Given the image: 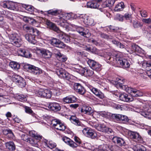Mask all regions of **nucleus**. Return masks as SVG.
I'll use <instances>...</instances> for the list:
<instances>
[{
	"label": "nucleus",
	"mask_w": 151,
	"mask_h": 151,
	"mask_svg": "<svg viewBox=\"0 0 151 151\" xmlns=\"http://www.w3.org/2000/svg\"><path fill=\"white\" fill-rule=\"evenodd\" d=\"M83 33V36L85 37H88L90 36L91 33L89 32V30L88 29H86L85 30V32L84 31Z\"/></svg>",
	"instance_id": "obj_60"
},
{
	"label": "nucleus",
	"mask_w": 151,
	"mask_h": 151,
	"mask_svg": "<svg viewBox=\"0 0 151 151\" xmlns=\"http://www.w3.org/2000/svg\"><path fill=\"white\" fill-rule=\"evenodd\" d=\"M107 59L108 60V62L113 65L122 67L124 68H128L130 66L127 60L115 53H112L107 56Z\"/></svg>",
	"instance_id": "obj_1"
},
{
	"label": "nucleus",
	"mask_w": 151,
	"mask_h": 151,
	"mask_svg": "<svg viewBox=\"0 0 151 151\" xmlns=\"http://www.w3.org/2000/svg\"><path fill=\"white\" fill-rule=\"evenodd\" d=\"M133 27L135 28H137L142 26L140 23L137 21H133Z\"/></svg>",
	"instance_id": "obj_52"
},
{
	"label": "nucleus",
	"mask_w": 151,
	"mask_h": 151,
	"mask_svg": "<svg viewBox=\"0 0 151 151\" xmlns=\"http://www.w3.org/2000/svg\"><path fill=\"white\" fill-rule=\"evenodd\" d=\"M113 142L115 143H116L120 146H125V142L124 139L121 138L116 136L113 137L112 139Z\"/></svg>",
	"instance_id": "obj_25"
},
{
	"label": "nucleus",
	"mask_w": 151,
	"mask_h": 151,
	"mask_svg": "<svg viewBox=\"0 0 151 151\" xmlns=\"http://www.w3.org/2000/svg\"><path fill=\"white\" fill-rule=\"evenodd\" d=\"M102 0H92L87 2L86 6L87 8L93 9H98L100 5V2Z\"/></svg>",
	"instance_id": "obj_13"
},
{
	"label": "nucleus",
	"mask_w": 151,
	"mask_h": 151,
	"mask_svg": "<svg viewBox=\"0 0 151 151\" xmlns=\"http://www.w3.org/2000/svg\"><path fill=\"white\" fill-rule=\"evenodd\" d=\"M81 112L83 114L88 115L93 114V112L92 108L89 106L86 105H83L81 108Z\"/></svg>",
	"instance_id": "obj_11"
},
{
	"label": "nucleus",
	"mask_w": 151,
	"mask_h": 151,
	"mask_svg": "<svg viewBox=\"0 0 151 151\" xmlns=\"http://www.w3.org/2000/svg\"><path fill=\"white\" fill-rule=\"evenodd\" d=\"M66 128V126L64 123H61L60 121L55 129L60 131H63L65 130Z\"/></svg>",
	"instance_id": "obj_36"
},
{
	"label": "nucleus",
	"mask_w": 151,
	"mask_h": 151,
	"mask_svg": "<svg viewBox=\"0 0 151 151\" xmlns=\"http://www.w3.org/2000/svg\"><path fill=\"white\" fill-rule=\"evenodd\" d=\"M119 98L121 100L124 101L129 102L132 101L128 95L126 93L120 94Z\"/></svg>",
	"instance_id": "obj_33"
},
{
	"label": "nucleus",
	"mask_w": 151,
	"mask_h": 151,
	"mask_svg": "<svg viewBox=\"0 0 151 151\" xmlns=\"http://www.w3.org/2000/svg\"><path fill=\"white\" fill-rule=\"evenodd\" d=\"M27 96L22 94L19 95L17 96V98L19 101L22 102H24L27 101Z\"/></svg>",
	"instance_id": "obj_45"
},
{
	"label": "nucleus",
	"mask_w": 151,
	"mask_h": 151,
	"mask_svg": "<svg viewBox=\"0 0 151 151\" xmlns=\"http://www.w3.org/2000/svg\"><path fill=\"white\" fill-rule=\"evenodd\" d=\"M24 68L27 71L35 75H39L42 73V70L37 67L30 65H25Z\"/></svg>",
	"instance_id": "obj_8"
},
{
	"label": "nucleus",
	"mask_w": 151,
	"mask_h": 151,
	"mask_svg": "<svg viewBox=\"0 0 151 151\" xmlns=\"http://www.w3.org/2000/svg\"><path fill=\"white\" fill-rule=\"evenodd\" d=\"M116 1V0H106L101 5L102 8H99V9L101 11L104 12L103 8L106 7L110 8L112 7L114 5Z\"/></svg>",
	"instance_id": "obj_16"
},
{
	"label": "nucleus",
	"mask_w": 151,
	"mask_h": 151,
	"mask_svg": "<svg viewBox=\"0 0 151 151\" xmlns=\"http://www.w3.org/2000/svg\"><path fill=\"white\" fill-rule=\"evenodd\" d=\"M48 107L50 110L55 112L59 111L61 109L59 104L55 102L49 103Z\"/></svg>",
	"instance_id": "obj_20"
},
{
	"label": "nucleus",
	"mask_w": 151,
	"mask_h": 151,
	"mask_svg": "<svg viewBox=\"0 0 151 151\" xmlns=\"http://www.w3.org/2000/svg\"><path fill=\"white\" fill-rule=\"evenodd\" d=\"M125 7L124 3L123 2L118 3L115 6L114 10L115 12L122 11Z\"/></svg>",
	"instance_id": "obj_30"
},
{
	"label": "nucleus",
	"mask_w": 151,
	"mask_h": 151,
	"mask_svg": "<svg viewBox=\"0 0 151 151\" xmlns=\"http://www.w3.org/2000/svg\"><path fill=\"white\" fill-rule=\"evenodd\" d=\"M74 139L75 142H76V143H75L77 145V146L76 147V148L81 143V141L78 137L76 136H75L74 137Z\"/></svg>",
	"instance_id": "obj_53"
},
{
	"label": "nucleus",
	"mask_w": 151,
	"mask_h": 151,
	"mask_svg": "<svg viewBox=\"0 0 151 151\" xmlns=\"http://www.w3.org/2000/svg\"><path fill=\"white\" fill-rule=\"evenodd\" d=\"M143 22L147 24H151V19L150 18L148 19H143L142 20Z\"/></svg>",
	"instance_id": "obj_64"
},
{
	"label": "nucleus",
	"mask_w": 151,
	"mask_h": 151,
	"mask_svg": "<svg viewBox=\"0 0 151 151\" xmlns=\"http://www.w3.org/2000/svg\"><path fill=\"white\" fill-rule=\"evenodd\" d=\"M124 16V18L126 20H130L132 19V14L128 13H126Z\"/></svg>",
	"instance_id": "obj_56"
},
{
	"label": "nucleus",
	"mask_w": 151,
	"mask_h": 151,
	"mask_svg": "<svg viewBox=\"0 0 151 151\" xmlns=\"http://www.w3.org/2000/svg\"><path fill=\"white\" fill-rule=\"evenodd\" d=\"M142 106L141 115L151 120V108L148 104H143Z\"/></svg>",
	"instance_id": "obj_7"
},
{
	"label": "nucleus",
	"mask_w": 151,
	"mask_h": 151,
	"mask_svg": "<svg viewBox=\"0 0 151 151\" xmlns=\"http://www.w3.org/2000/svg\"><path fill=\"white\" fill-rule=\"evenodd\" d=\"M9 65L12 68L16 70L19 69L20 67V65L19 63L14 61L10 62Z\"/></svg>",
	"instance_id": "obj_38"
},
{
	"label": "nucleus",
	"mask_w": 151,
	"mask_h": 151,
	"mask_svg": "<svg viewBox=\"0 0 151 151\" xmlns=\"http://www.w3.org/2000/svg\"><path fill=\"white\" fill-rule=\"evenodd\" d=\"M86 60L87 63L91 68H92L96 62L93 60L87 58L86 59Z\"/></svg>",
	"instance_id": "obj_48"
},
{
	"label": "nucleus",
	"mask_w": 151,
	"mask_h": 151,
	"mask_svg": "<svg viewBox=\"0 0 151 151\" xmlns=\"http://www.w3.org/2000/svg\"><path fill=\"white\" fill-rule=\"evenodd\" d=\"M22 6L27 11L32 12H35L38 13H41L42 14H44V12L42 11H40L35 8L32 6L28 4H22Z\"/></svg>",
	"instance_id": "obj_14"
},
{
	"label": "nucleus",
	"mask_w": 151,
	"mask_h": 151,
	"mask_svg": "<svg viewBox=\"0 0 151 151\" xmlns=\"http://www.w3.org/2000/svg\"><path fill=\"white\" fill-rule=\"evenodd\" d=\"M24 55L23 56L27 58H31L32 56L31 54L28 50H25Z\"/></svg>",
	"instance_id": "obj_62"
},
{
	"label": "nucleus",
	"mask_w": 151,
	"mask_h": 151,
	"mask_svg": "<svg viewBox=\"0 0 151 151\" xmlns=\"http://www.w3.org/2000/svg\"><path fill=\"white\" fill-rule=\"evenodd\" d=\"M3 133L5 135H8V136H9V137L13 138L14 137L13 133L12 131L10 129H4L3 131Z\"/></svg>",
	"instance_id": "obj_47"
},
{
	"label": "nucleus",
	"mask_w": 151,
	"mask_h": 151,
	"mask_svg": "<svg viewBox=\"0 0 151 151\" xmlns=\"http://www.w3.org/2000/svg\"><path fill=\"white\" fill-rule=\"evenodd\" d=\"M134 151H146V148L141 145H138L133 148Z\"/></svg>",
	"instance_id": "obj_40"
},
{
	"label": "nucleus",
	"mask_w": 151,
	"mask_h": 151,
	"mask_svg": "<svg viewBox=\"0 0 151 151\" xmlns=\"http://www.w3.org/2000/svg\"><path fill=\"white\" fill-rule=\"evenodd\" d=\"M132 50L133 52H137L139 53L141 52L142 49L138 45L133 44L132 45Z\"/></svg>",
	"instance_id": "obj_41"
},
{
	"label": "nucleus",
	"mask_w": 151,
	"mask_h": 151,
	"mask_svg": "<svg viewBox=\"0 0 151 151\" xmlns=\"http://www.w3.org/2000/svg\"><path fill=\"white\" fill-rule=\"evenodd\" d=\"M1 5L4 8L14 10L15 8L14 3L10 1H5L1 3Z\"/></svg>",
	"instance_id": "obj_21"
},
{
	"label": "nucleus",
	"mask_w": 151,
	"mask_h": 151,
	"mask_svg": "<svg viewBox=\"0 0 151 151\" xmlns=\"http://www.w3.org/2000/svg\"><path fill=\"white\" fill-rule=\"evenodd\" d=\"M6 148L9 151H14L16 148L15 145L12 141H9L5 143Z\"/></svg>",
	"instance_id": "obj_27"
},
{
	"label": "nucleus",
	"mask_w": 151,
	"mask_h": 151,
	"mask_svg": "<svg viewBox=\"0 0 151 151\" xmlns=\"http://www.w3.org/2000/svg\"><path fill=\"white\" fill-rule=\"evenodd\" d=\"M91 52L95 54H98L99 53V50L95 47H91Z\"/></svg>",
	"instance_id": "obj_61"
},
{
	"label": "nucleus",
	"mask_w": 151,
	"mask_h": 151,
	"mask_svg": "<svg viewBox=\"0 0 151 151\" xmlns=\"http://www.w3.org/2000/svg\"><path fill=\"white\" fill-rule=\"evenodd\" d=\"M112 118L116 122H120L122 114H113L111 116Z\"/></svg>",
	"instance_id": "obj_43"
},
{
	"label": "nucleus",
	"mask_w": 151,
	"mask_h": 151,
	"mask_svg": "<svg viewBox=\"0 0 151 151\" xmlns=\"http://www.w3.org/2000/svg\"><path fill=\"white\" fill-rule=\"evenodd\" d=\"M74 14L71 13H67L65 14V16L66 17L65 19H69L72 18H73Z\"/></svg>",
	"instance_id": "obj_57"
},
{
	"label": "nucleus",
	"mask_w": 151,
	"mask_h": 151,
	"mask_svg": "<svg viewBox=\"0 0 151 151\" xmlns=\"http://www.w3.org/2000/svg\"><path fill=\"white\" fill-rule=\"evenodd\" d=\"M87 86L91 92L99 98L102 99L104 97V93L98 89L93 87L90 84H87Z\"/></svg>",
	"instance_id": "obj_10"
},
{
	"label": "nucleus",
	"mask_w": 151,
	"mask_h": 151,
	"mask_svg": "<svg viewBox=\"0 0 151 151\" xmlns=\"http://www.w3.org/2000/svg\"><path fill=\"white\" fill-rule=\"evenodd\" d=\"M84 15L83 14L80 15L79 14H74V15H73V18L75 19H81V20L82 19L83 20Z\"/></svg>",
	"instance_id": "obj_55"
},
{
	"label": "nucleus",
	"mask_w": 151,
	"mask_h": 151,
	"mask_svg": "<svg viewBox=\"0 0 151 151\" xmlns=\"http://www.w3.org/2000/svg\"><path fill=\"white\" fill-rule=\"evenodd\" d=\"M50 43L53 46L59 48H64L65 47L64 43L58 39L53 38L50 40Z\"/></svg>",
	"instance_id": "obj_12"
},
{
	"label": "nucleus",
	"mask_w": 151,
	"mask_h": 151,
	"mask_svg": "<svg viewBox=\"0 0 151 151\" xmlns=\"http://www.w3.org/2000/svg\"><path fill=\"white\" fill-rule=\"evenodd\" d=\"M36 35L32 34H28L25 35L26 39L29 43L35 44L37 43V40H35Z\"/></svg>",
	"instance_id": "obj_24"
},
{
	"label": "nucleus",
	"mask_w": 151,
	"mask_h": 151,
	"mask_svg": "<svg viewBox=\"0 0 151 151\" xmlns=\"http://www.w3.org/2000/svg\"><path fill=\"white\" fill-rule=\"evenodd\" d=\"M38 139H36L34 137L28 138L27 142H28L33 145L37 144L38 142ZM38 140H39L38 139Z\"/></svg>",
	"instance_id": "obj_42"
},
{
	"label": "nucleus",
	"mask_w": 151,
	"mask_h": 151,
	"mask_svg": "<svg viewBox=\"0 0 151 151\" xmlns=\"http://www.w3.org/2000/svg\"><path fill=\"white\" fill-rule=\"evenodd\" d=\"M47 14L49 15L54 16H57L60 14L61 12V10L58 9H51L47 11H45Z\"/></svg>",
	"instance_id": "obj_34"
},
{
	"label": "nucleus",
	"mask_w": 151,
	"mask_h": 151,
	"mask_svg": "<svg viewBox=\"0 0 151 151\" xmlns=\"http://www.w3.org/2000/svg\"><path fill=\"white\" fill-rule=\"evenodd\" d=\"M76 100V98L73 96H67L63 99V101L66 103H73L75 102Z\"/></svg>",
	"instance_id": "obj_28"
},
{
	"label": "nucleus",
	"mask_w": 151,
	"mask_h": 151,
	"mask_svg": "<svg viewBox=\"0 0 151 151\" xmlns=\"http://www.w3.org/2000/svg\"><path fill=\"white\" fill-rule=\"evenodd\" d=\"M54 52L57 59L59 61L61 62H64L67 60V58L66 56L61 53L58 50L56 49H54Z\"/></svg>",
	"instance_id": "obj_18"
},
{
	"label": "nucleus",
	"mask_w": 151,
	"mask_h": 151,
	"mask_svg": "<svg viewBox=\"0 0 151 151\" xmlns=\"http://www.w3.org/2000/svg\"><path fill=\"white\" fill-rule=\"evenodd\" d=\"M46 145L49 148L52 149L55 148L56 146V144L52 141H50L48 142V141L46 140L45 142Z\"/></svg>",
	"instance_id": "obj_44"
},
{
	"label": "nucleus",
	"mask_w": 151,
	"mask_h": 151,
	"mask_svg": "<svg viewBox=\"0 0 151 151\" xmlns=\"http://www.w3.org/2000/svg\"><path fill=\"white\" fill-rule=\"evenodd\" d=\"M46 23L50 29L58 32V35L60 39L63 40L66 43L70 42V39L69 36L62 32H59L60 30L55 24L48 20H46Z\"/></svg>",
	"instance_id": "obj_2"
},
{
	"label": "nucleus",
	"mask_w": 151,
	"mask_h": 151,
	"mask_svg": "<svg viewBox=\"0 0 151 151\" xmlns=\"http://www.w3.org/2000/svg\"><path fill=\"white\" fill-rule=\"evenodd\" d=\"M36 96L46 99H50L52 96V92L49 90L40 88L35 91Z\"/></svg>",
	"instance_id": "obj_5"
},
{
	"label": "nucleus",
	"mask_w": 151,
	"mask_h": 151,
	"mask_svg": "<svg viewBox=\"0 0 151 151\" xmlns=\"http://www.w3.org/2000/svg\"><path fill=\"white\" fill-rule=\"evenodd\" d=\"M13 82L21 88L24 87L26 83L24 79L21 76L17 75H14L12 76Z\"/></svg>",
	"instance_id": "obj_9"
},
{
	"label": "nucleus",
	"mask_w": 151,
	"mask_h": 151,
	"mask_svg": "<svg viewBox=\"0 0 151 151\" xmlns=\"http://www.w3.org/2000/svg\"><path fill=\"white\" fill-rule=\"evenodd\" d=\"M25 50L22 48H20L18 50L19 53L20 55L22 56H23L24 55V52H25Z\"/></svg>",
	"instance_id": "obj_63"
},
{
	"label": "nucleus",
	"mask_w": 151,
	"mask_h": 151,
	"mask_svg": "<svg viewBox=\"0 0 151 151\" xmlns=\"http://www.w3.org/2000/svg\"><path fill=\"white\" fill-rule=\"evenodd\" d=\"M62 140L67 144L73 148H76L77 146L73 140L66 136L63 137L62 138Z\"/></svg>",
	"instance_id": "obj_22"
},
{
	"label": "nucleus",
	"mask_w": 151,
	"mask_h": 151,
	"mask_svg": "<svg viewBox=\"0 0 151 151\" xmlns=\"http://www.w3.org/2000/svg\"><path fill=\"white\" fill-rule=\"evenodd\" d=\"M112 42L113 44H115L117 47L121 48H123L124 47V45L121 43L114 40L112 41Z\"/></svg>",
	"instance_id": "obj_49"
},
{
	"label": "nucleus",
	"mask_w": 151,
	"mask_h": 151,
	"mask_svg": "<svg viewBox=\"0 0 151 151\" xmlns=\"http://www.w3.org/2000/svg\"><path fill=\"white\" fill-rule=\"evenodd\" d=\"M42 56L45 58H50L52 55V53L49 50L44 49L41 51Z\"/></svg>",
	"instance_id": "obj_31"
},
{
	"label": "nucleus",
	"mask_w": 151,
	"mask_h": 151,
	"mask_svg": "<svg viewBox=\"0 0 151 151\" xmlns=\"http://www.w3.org/2000/svg\"><path fill=\"white\" fill-rule=\"evenodd\" d=\"M25 111L27 113L31 115L32 116L31 117V119H33V122H35V121L37 119L36 115L33 112L30 108L29 107L26 106L25 107Z\"/></svg>",
	"instance_id": "obj_29"
},
{
	"label": "nucleus",
	"mask_w": 151,
	"mask_h": 151,
	"mask_svg": "<svg viewBox=\"0 0 151 151\" xmlns=\"http://www.w3.org/2000/svg\"><path fill=\"white\" fill-rule=\"evenodd\" d=\"M111 151H121V148L117 145H112L109 144H103L94 148L93 151H108V149Z\"/></svg>",
	"instance_id": "obj_3"
},
{
	"label": "nucleus",
	"mask_w": 151,
	"mask_h": 151,
	"mask_svg": "<svg viewBox=\"0 0 151 151\" xmlns=\"http://www.w3.org/2000/svg\"><path fill=\"white\" fill-rule=\"evenodd\" d=\"M57 74L60 77L64 79L69 80L70 78V75L62 69L58 72Z\"/></svg>",
	"instance_id": "obj_17"
},
{
	"label": "nucleus",
	"mask_w": 151,
	"mask_h": 151,
	"mask_svg": "<svg viewBox=\"0 0 151 151\" xmlns=\"http://www.w3.org/2000/svg\"><path fill=\"white\" fill-rule=\"evenodd\" d=\"M116 79L117 81V84L119 85V84H122L124 81V80L123 78L121 77L117 78Z\"/></svg>",
	"instance_id": "obj_58"
},
{
	"label": "nucleus",
	"mask_w": 151,
	"mask_h": 151,
	"mask_svg": "<svg viewBox=\"0 0 151 151\" xmlns=\"http://www.w3.org/2000/svg\"><path fill=\"white\" fill-rule=\"evenodd\" d=\"M130 136L132 138L136 139L138 140H140L141 138V137L139 134L136 132H131Z\"/></svg>",
	"instance_id": "obj_37"
},
{
	"label": "nucleus",
	"mask_w": 151,
	"mask_h": 151,
	"mask_svg": "<svg viewBox=\"0 0 151 151\" xmlns=\"http://www.w3.org/2000/svg\"><path fill=\"white\" fill-rule=\"evenodd\" d=\"M74 88L75 90L80 94L83 95L86 92V90L85 88L80 83H75Z\"/></svg>",
	"instance_id": "obj_15"
},
{
	"label": "nucleus",
	"mask_w": 151,
	"mask_h": 151,
	"mask_svg": "<svg viewBox=\"0 0 151 151\" xmlns=\"http://www.w3.org/2000/svg\"><path fill=\"white\" fill-rule=\"evenodd\" d=\"M93 127L95 128L97 130L103 132H105L106 127V125L104 124H93Z\"/></svg>",
	"instance_id": "obj_32"
},
{
	"label": "nucleus",
	"mask_w": 151,
	"mask_h": 151,
	"mask_svg": "<svg viewBox=\"0 0 151 151\" xmlns=\"http://www.w3.org/2000/svg\"><path fill=\"white\" fill-rule=\"evenodd\" d=\"M129 120L128 117L125 115H122V117L121 118L120 122L123 123H125L128 122Z\"/></svg>",
	"instance_id": "obj_54"
},
{
	"label": "nucleus",
	"mask_w": 151,
	"mask_h": 151,
	"mask_svg": "<svg viewBox=\"0 0 151 151\" xmlns=\"http://www.w3.org/2000/svg\"><path fill=\"white\" fill-rule=\"evenodd\" d=\"M83 22L86 25L88 26H94L95 24L93 19L91 17L84 15L83 19H81Z\"/></svg>",
	"instance_id": "obj_19"
},
{
	"label": "nucleus",
	"mask_w": 151,
	"mask_h": 151,
	"mask_svg": "<svg viewBox=\"0 0 151 151\" xmlns=\"http://www.w3.org/2000/svg\"><path fill=\"white\" fill-rule=\"evenodd\" d=\"M29 134L32 137L39 140L41 139L42 137V136L38 134L34 130L29 131Z\"/></svg>",
	"instance_id": "obj_39"
},
{
	"label": "nucleus",
	"mask_w": 151,
	"mask_h": 151,
	"mask_svg": "<svg viewBox=\"0 0 151 151\" xmlns=\"http://www.w3.org/2000/svg\"><path fill=\"white\" fill-rule=\"evenodd\" d=\"M9 39L12 43L16 47H20L22 45V39L17 33H14L10 35L9 36Z\"/></svg>",
	"instance_id": "obj_4"
},
{
	"label": "nucleus",
	"mask_w": 151,
	"mask_h": 151,
	"mask_svg": "<svg viewBox=\"0 0 151 151\" xmlns=\"http://www.w3.org/2000/svg\"><path fill=\"white\" fill-rule=\"evenodd\" d=\"M142 67L147 70L148 72H149L150 70H151V62L144 61L142 63Z\"/></svg>",
	"instance_id": "obj_35"
},
{
	"label": "nucleus",
	"mask_w": 151,
	"mask_h": 151,
	"mask_svg": "<svg viewBox=\"0 0 151 151\" xmlns=\"http://www.w3.org/2000/svg\"><path fill=\"white\" fill-rule=\"evenodd\" d=\"M60 121V120L56 119H53L51 121V125L55 128Z\"/></svg>",
	"instance_id": "obj_50"
},
{
	"label": "nucleus",
	"mask_w": 151,
	"mask_h": 151,
	"mask_svg": "<svg viewBox=\"0 0 151 151\" xmlns=\"http://www.w3.org/2000/svg\"><path fill=\"white\" fill-rule=\"evenodd\" d=\"M86 76L88 77L92 76L94 74V72L93 70L89 69L87 70L86 72H85Z\"/></svg>",
	"instance_id": "obj_51"
},
{
	"label": "nucleus",
	"mask_w": 151,
	"mask_h": 151,
	"mask_svg": "<svg viewBox=\"0 0 151 151\" xmlns=\"http://www.w3.org/2000/svg\"><path fill=\"white\" fill-rule=\"evenodd\" d=\"M82 132L85 135L92 139L96 138L98 137L97 132L94 130L88 127L84 128Z\"/></svg>",
	"instance_id": "obj_6"
},
{
	"label": "nucleus",
	"mask_w": 151,
	"mask_h": 151,
	"mask_svg": "<svg viewBox=\"0 0 151 151\" xmlns=\"http://www.w3.org/2000/svg\"><path fill=\"white\" fill-rule=\"evenodd\" d=\"M70 120L71 122L78 126L83 127V124L79 120L78 118L75 116H71L70 118Z\"/></svg>",
	"instance_id": "obj_26"
},
{
	"label": "nucleus",
	"mask_w": 151,
	"mask_h": 151,
	"mask_svg": "<svg viewBox=\"0 0 151 151\" xmlns=\"http://www.w3.org/2000/svg\"><path fill=\"white\" fill-rule=\"evenodd\" d=\"M92 69L97 72H99L101 69V65L98 62H96Z\"/></svg>",
	"instance_id": "obj_46"
},
{
	"label": "nucleus",
	"mask_w": 151,
	"mask_h": 151,
	"mask_svg": "<svg viewBox=\"0 0 151 151\" xmlns=\"http://www.w3.org/2000/svg\"><path fill=\"white\" fill-rule=\"evenodd\" d=\"M23 29L24 30L26 31L27 32H30V34L34 35H38L39 31L36 29H34L33 28L25 25L23 26Z\"/></svg>",
	"instance_id": "obj_23"
},
{
	"label": "nucleus",
	"mask_w": 151,
	"mask_h": 151,
	"mask_svg": "<svg viewBox=\"0 0 151 151\" xmlns=\"http://www.w3.org/2000/svg\"><path fill=\"white\" fill-rule=\"evenodd\" d=\"M77 31L81 35L83 36V32L84 31V29L83 28L81 27H79L77 29Z\"/></svg>",
	"instance_id": "obj_59"
}]
</instances>
